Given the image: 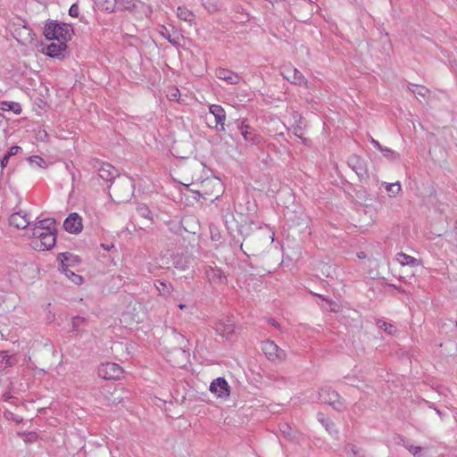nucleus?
Instances as JSON below:
<instances>
[{
  "label": "nucleus",
  "mask_w": 457,
  "mask_h": 457,
  "mask_svg": "<svg viewBox=\"0 0 457 457\" xmlns=\"http://www.w3.org/2000/svg\"><path fill=\"white\" fill-rule=\"evenodd\" d=\"M209 112L215 118L217 130L225 131L226 112L223 107L220 104H211Z\"/></svg>",
  "instance_id": "4468645a"
},
{
  "label": "nucleus",
  "mask_w": 457,
  "mask_h": 457,
  "mask_svg": "<svg viewBox=\"0 0 457 457\" xmlns=\"http://www.w3.org/2000/svg\"><path fill=\"white\" fill-rule=\"evenodd\" d=\"M177 16L179 20L188 23H192L195 21V15L193 12L184 6H179L177 10Z\"/></svg>",
  "instance_id": "5701e85b"
},
{
  "label": "nucleus",
  "mask_w": 457,
  "mask_h": 457,
  "mask_svg": "<svg viewBox=\"0 0 457 457\" xmlns=\"http://www.w3.org/2000/svg\"><path fill=\"white\" fill-rule=\"evenodd\" d=\"M237 129L246 144L251 145H260L262 144L263 137L254 129L250 127L245 120L240 121Z\"/></svg>",
  "instance_id": "423d86ee"
},
{
  "label": "nucleus",
  "mask_w": 457,
  "mask_h": 457,
  "mask_svg": "<svg viewBox=\"0 0 457 457\" xmlns=\"http://www.w3.org/2000/svg\"><path fill=\"white\" fill-rule=\"evenodd\" d=\"M262 350L267 358L272 361H281L287 357L285 351L270 340L262 342Z\"/></svg>",
  "instance_id": "6e6552de"
},
{
  "label": "nucleus",
  "mask_w": 457,
  "mask_h": 457,
  "mask_svg": "<svg viewBox=\"0 0 457 457\" xmlns=\"http://www.w3.org/2000/svg\"><path fill=\"white\" fill-rule=\"evenodd\" d=\"M269 323H270V325H272L273 327H275V328H279V324H278L275 320L270 319V320H269Z\"/></svg>",
  "instance_id": "09e8293b"
},
{
  "label": "nucleus",
  "mask_w": 457,
  "mask_h": 457,
  "mask_svg": "<svg viewBox=\"0 0 457 457\" xmlns=\"http://www.w3.org/2000/svg\"><path fill=\"white\" fill-rule=\"evenodd\" d=\"M18 362L14 354H9L7 351H0V370L13 367Z\"/></svg>",
  "instance_id": "412c9836"
},
{
  "label": "nucleus",
  "mask_w": 457,
  "mask_h": 457,
  "mask_svg": "<svg viewBox=\"0 0 457 457\" xmlns=\"http://www.w3.org/2000/svg\"><path fill=\"white\" fill-rule=\"evenodd\" d=\"M456 326H457V321H456Z\"/></svg>",
  "instance_id": "6e6d98bb"
},
{
  "label": "nucleus",
  "mask_w": 457,
  "mask_h": 457,
  "mask_svg": "<svg viewBox=\"0 0 457 457\" xmlns=\"http://www.w3.org/2000/svg\"><path fill=\"white\" fill-rule=\"evenodd\" d=\"M160 34L164 38H166L171 45H173V46H179V37L178 35L177 36H172L166 27L162 26V28L160 29Z\"/></svg>",
  "instance_id": "bb28decb"
},
{
  "label": "nucleus",
  "mask_w": 457,
  "mask_h": 457,
  "mask_svg": "<svg viewBox=\"0 0 457 457\" xmlns=\"http://www.w3.org/2000/svg\"><path fill=\"white\" fill-rule=\"evenodd\" d=\"M318 399L324 403L331 405L334 409L341 411L344 402L340 395L330 387H322L318 393Z\"/></svg>",
  "instance_id": "7ed1b4c3"
},
{
  "label": "nucleus",
  "mask_w": 457,
  "mask_h": 457,
  "mask_svg": "<svg viewBox=\"0 0 457 457\" xmlns=\"http://www.w3.org/2000/svg\"><path fill=\"white\" fill-rule=\"evenodd\" d=\"M281 75L292 84L310 88L309 82L303 73L290 64L284 65L281 68Z\"/></svg>",
  "instance_id": "20e7f679"
},
{
  "label": "nucleus",
  "mask_w": 457,
  "mask_h": 457,
  "mask_svg": "<svg viewBox=\"0 0 457 457\" xmlns=\"http://www.w3.org/2000/svg\"><path fill=\"white\" fill-rule=\"evenodd\" d=\"M318 420L329 434H333L336 431L334 423L329 419L326 418L324 414L319 413Z\"/></svg>",
  "instance_id": "c85d7f7f"
},
{
  "label": "nucleus",
  "mask_w": 457,
  "mask_h": 457,
  "mask_svg": "<svg viewBox=\"0 0 457 457\" xmlns=\"http://www.w3.org/2000/svg\"><path fill=\"white\" fill-rule=\"evenodd\" d=\"M79 8L77 4H73L69 10V14L71 17H78L79 16Z\"/></svg>",
  "instance_id": "ea45409f"
},
{
  "label": "nucleus",
  "mask_w": 457,
  "mask_h": 457,
  "mask_svg": "<svg viewBox=\"0 0 457 457\" xmlns=\"http://www.w3.org/2000/svg\"><path fill=\"white\" fill-rule=\"evenodd\" d=\"M23 29L27 33V37L24 38V40H32L31 30L27 27H24Z\"/></svg>",
  "instance_id": "a18cd8bd"
},
{
  "label": "nucleus",
  "mask_w": 457,
  "mask_h": 457,
  "mask_svg": "<svg viewBox=\"0 0 457 457\" xmlns=\"http://www.w3.org/2000/svg\"><path fill=\"white\" fill-rule=\"evenodd\" d=\"M338 309V305L336 303H330V311L337 312Z\"/></svg>",
  "instance_id": "de8ad7c7"
},
{
  "label": "nucleus",
  "mask_w": 457,
  "mask_h": 457,
  "mask_svg": "<svg viewBox=\"0 0 457 457\" xmlns=\"http://www.w3.org/2000/svg\"><path fill=\"white\" fill-rule=\"evenodd\" d=\"M9 223L18 229H24L30 224V216L17 205L9 218Z\"/></svg>",
  "instance_id": "1a4fd4ad"
},
{
  "label": "nucleus",
  "mask_w": 457,
  "mask_h": 457,
  "mask_svg": "<svg viewBox=\"0 0 457 457\" xmlns=\"http://www.w3.org/2000/svg\"><path fill=\"white\" fill-rule=\"evenodd\" d=\"M56 231L46 230L38 234H31L32 246L38 251H45L51 249L56 242Z\"/></svg>",
  "instance_id": "f03ea898"
},
{
  "label": "nucleus",
  "mask_w": 457,
  "mask_h": 457,
  "mask_svg": "<svg viewBox=\"0 0 457 457\" xmlns=\"http://www.w3.org/2000/svg\"><path fill=\"white\" fill-rule=\"evenodd\" d=\"M204 273L207 280L212 286L223 285L227 281V278L222 272V270L216 266H205Z\"/></svg>",
  "instance_id": "f8f14e48"
},
{
  "label": "nucleus",
  "mask_w": 457,
  "mask_h": 457,
  "mask_svg": "<svg viewBox=\"0 0 457 457\" xmlns=\"http://www.w3.org/2000/svg\"><path fill=\"white\" fill-rule=\"evenodd\" d=\"M5 104L8 106V110L13 112L15 114H20L21 112V106L19 103L9 102Z\"/></svg>",
  "instance_id": "c9c22d12"
},
{
  "label": "nucleus",
  "mask_w": 457,
  "mask_h": 457,
  "mask_svg": "<svg viewBox=\"0 0 457 457\" xmlns=\"http://www.w3.org/2000/svg\"><path fill=\"white\" fill-rule=\"evenodd\" d=\"M85 322V319L79 316L74 317L71 320V328L73 331H78L79 327Z\"/></svg>",
  "instance_id": "e433bc0d"
},
{
  "label": "nucleus",
  "mask_w": 457,
  "mask_h": 457,
  "mask_svg": "<svg viewBox=\"0 0 457 457\" xmlns=\"http://www.w3.org/2000/svg\"><path fill=\"white\" fill-rule=\"evenodd\" d=\"M179 309L184 310L187 308V305L184 303H180V304H179Z\"/></svg>",
  "instance_id": "3c124183"
},
{
  "label": "nucleus",
  "mask_w": 457,
  "mask_h": 457,
  "mask_svg": "<svg viewBox=\"0 0 457 457\" xmlns=\"http://www.w3.org/2000/svg\"><path fill=\"white\" fill-rule=\"evenodd\" d=\"M398 440H399V441H397V444H402V443H403V441H404V440H403V437H400V436L398 437Z\"/></svg>",
  "instance_id": "864d4df0"
},
{
  "label": "nucleus",
  "mask_w": 457,
  "mask_h": 457,
  "mask_svg": "<svg viewBox=\"0 0 457 457\" xmlns=\"http://www.w3.org/2000/svg\"><path fill=\"white\" fill-rule=\"evenodd\" d=\"M96 4L107 12H113L117 10V0H95Z\"/></svg>",
  "instance_id": "b1692460"
},
{
  "label": "nucleus",
  "mask_w": 457,
  "mask_h": 457,
  "mask_svg": "<svg viewBox=\"0 0 457 457\" xmlns=\"http://www.w3.org/2000/svg\"><path fill=\"white\" fill-rule=\"evenodd\" d=\"M128 316H129V313H124L123 314V319L126 320Z\"/></svg>",
  "instance_id": "5fc2aeb1"
},
{
  "label": "nucleus",
  "mask_w": 457,
  "mask_h": 457,
  "mask_svg": "<svg viewBox=\"0 0 457 457\" xmlns=\"http://www.w3.org/2000/svg\"><path fill=\"white\" fill-rule=\"evenodd\" d=\"M381 153L385 158L391 162H396L400 159V154L391 148L385 146Z\"/></svg>",
  "instance_id": "c756f323"
},
{
  "label": "nucleus",
  "mask_w": 457,
  "mask_h": 457,
  "mask_svg": "<svg viewBox=\"0 0 457 457\" xmlns=\"http://www.w3.org/2000/svg\"><path fill=\"white\" fill-rule=\"evenodd\" d=\"M155 287L161 295L166 296L170 295L171 293V287L164 282L158 281Z\"/></svg>",
  "instance_id": "473e14b6"
},
{
  "label": "nucleus",
  "mask_w": 457,
  "mask_h": 457,
  "mask_svg": "<svg viewBox=\"0 0 457 457\" xmlns=\"http://www.w3.org/2000/svg\"><path fill=\"white\" fill-rule=\"evenodd\" d=\"M20 150H21V147H20V146H18V145H13V146H12V147L9 149V151L7 152V154H6L5 155H6V156H8V157L10 158L11 156L16 155V154L19 153V151H20Z\"/></svg>",
  "instance_id": "a19ab883"
},
{
  "label": "nucleus",
  "mask_w": 457,
  "mask_h": 457,
  "mask_svg": "<svg viewBox=\"0 0 457 457\" xmlns=\"http://www.w3.org/2000/svg\"><path fill=\"white\" fill-rule=\"evenodd\" d=\"M62 261H61V270L62 272L70 280H71L76 285H80L83 282V278L71 270L67 268V264L65 262H69L70 257H72V254L69 253H64L61 254Z\"/></svg>",
  "instance_id": "2eb2a0df"
},
{
  "label": "nucleus",
  "mask_w": 457,
  "mask_h": 457,
  "mask_svg": "<svg viewBox=\"0 0 457 457\" xmlns=\"http://www.w3.org/2000/svg\"><path fill=\"white\" fill-rule=\"evenodd\" d=\"M434 410L436 411V412L439 415V416H442V412L440 410L436 409V408H434Z\"/></svg>",
  "instance_id": "603ef678"
},
{
  "label": "nucleus",
  "mask_w": 457,
  "mask_h": 457,
  "mask_svg": "<svg viewBox=\"0 0 457 457\" xmlns=\"http://www.w3.org/2000/svg\"><path fill=\"white\" fill-rule=\"evenodd\" d=\"M137 212L141 217L147 220H153L152 212L146 204H138L137 206Z\"/></svg>",
  "instance_id": "7c9ffc66"
},
{
  "label": "nucleus",
  "mask_w": 457,
  "mask_h": 457,
  "mask_svg": "<svg viewBox=\"0 0 457 457\" xmlns=\"http://www.w3.org/2000/svg\"><path fill=\"white\" fill-rule=\"evenodd\" d=\"M293 132L296 137H301L302 129L300 125H296L295 127H294Z\"/></svg>",
  "instance_id": "c03bdc74"
},
{
  "label": "nucleus",
  "mask_w": 457,
  "mask_h": 457,
  "mask_svg": "<svg viewBox=\"0 0 457 457\" xmlns=\"http://www.w3.org/2000/svg\"><path fill=\"white\" fill-rule=\"evenodd\" d=\"M377 325L378 328H382L385 332H386L389 335H392L394 333V327L390 323H387V322L382 321V320H378L377 322Z\"/></svg>",
  "instance_id": "f704fd0d"
},
{
  "label": "nucleus",
  "mask_w": 457,
  "mask_h": 457,
  "mask_svg": "<svg viewBox=\"0 0 457 457\" xmlns=\"http://www.w3.org/2000/svg\"><path fill=\"white\" fill-rule=\"evenodd\" d=\"M409 90L413 94L418 95L425 99H427V104L429 105L434 104V99L436 97V94H432L427 87L416 85H411L409 87Z\"/></svg>",
  "instance_id": "6ab92c4d"
},
{
  "label": "nucleus",
  "mask_w": 457,
  "mask_h": 457,
  "mask_svg": "<svg viewBox=\"0 0 457 457\" xmlns=\"http://www.w3.org/2000/svg\"><path fill=\"white\" fill-rule=\"evenodd\" d=\"M64 229L71 234H79L83 229L82 217L77 212H71L63 222Z\"/></svg>",
  "instance_id": "ddd939ff"
},
{
  "label": "nucleus",
  "mask_w": 457,
  "mask_h": 457,
  "mask_svg": "<svg viewBox=\"0 0 457 457\" xmlns=\"http://www.w3.org/2000/svg\"><path fill=\"white\" fill-rule=\"evenodd\" d=\"M67 41H61L56 40V42L50 43L46 49L44 50V53L53 58H60L63 55V53L65 52L67 48L66 45Z\"/></svg>",
  "instance_id": "dca6fc26"
},
{
  "label": "nucleus",
  "mask_w": 457,
  "mask_h": 457,
  "mask_svg": "<svg viewBox=\"0 0 457 457\" xmlns=\"http://www.w3.org/2000/svg\"><path fill=\"white\" fill-rule=\"evenodd\" d=\"M281 433H283L285 435L286 437H288V438H292V435H291V428L287 425V424H283L280 426L279 428Z\"/></svg>",
  "instance_id": "58836bf2"
},
{
  "label": "nucleus",
  "mask_w": 457,
  "mask_h": 457,
  "mask_svg": "<svg viewBox=\"0 0 457 457\" xmlns=\"http://www.w3.org/2000/svg\"><path fill=\"white\" fill-rule=\"evenodd\" d=\"M180 92L178 88H171L167 96L170 101H179V100Z\"/></svg>",
  "instance_id": "4c0bfd02"
},
{
  "label": "nucleus",
  "mask_w": 457,
  "mask_h": 457,
  "mask_svg": "<svg viewBox=\"0 0 457 457\" xmlns=\"http://www.w3.org/2000/svg\"><path fill=\"white\" fill-rule=\"evenodd\" d=\"M349 167L356 173L360 180L369 179V172L366 162L360 156L353 154L348 158Z\"/></svg>",
  "instance_id": "9d476101"
},
{
  "label": "nucleus",
  "mask_w": 457,
  "mask_h": 457,
  "mask_svg": "<svg viewBox=\"0 0 457 457\" xmlns=\"http://www.w3.org/2000/svg\"><path fill=\"white\" fill-rule=\"evenodd\" d=\"M209 390L218 398H228L230 395V386L227 380L221 377L212 381Z\"/></svg>",
  "instance_id": "9b49d317"
},
{
  "label": "nucleus",
  "mask_w": 457,
  "mask_h": 457,
  "mask_svg": "<svg viewBox=\"0 0 457 457\" xmlns=\"http://www.w3.org/2000/svg\"><path fill=\"white\" fill-rule=\"evenodd\" d=\"M383 185L385 186V188L390 197L397 195L402 189L401 184L398 181L395 183L384 182Z\"/></svg>",
  "instance_id": "a878e982"
},
{
  "label": "nucleus",
  "mask_w": 457,
  "mask_h": 457,
  "mask_svg": "<svg viewBox=\"0 0 457 457\" xmlns=\"http://www.w3.org/2000/svg\"><path fill=\"white\" fill-rule=\"evenodd\" d=\"M98 376L105 380H116L121 378L123 369L117 363H102L97 370Z\"/></svg>",
  "instance_id": "39448f33"
},
{
  "label": "nucleus",
  "mask_w": 457,
  "mask_h": 457,
  "mask_svg": "<svg viewBox=\"0 0 457 457\" xmlns=\"http://www.w3.org/2000/svg\"><path fill=\"white\" fill-rule=\"evenodd\" d=\"M101 247L106 251H110L112 248H114V245L112 244V245L101 244Z\"/></svg>",
  "instance_id": "49530a36"
},
{
  "label": "nucleus",
  "mask_w": 457,
  "mask_h": 457,
  "mask_svg": "<svg viewBox=\"0 0 457 457\" xmlns=\"http://www.w3.org/2000/svg\"><path fill=\"white\" fill-rule=\"evenodd\" d=\"M216 76L218 79H222L231 85L237 84L240 80L238 74L223 68H220L216 71Z\"/></svg>",
  "instance_id": "aec40b11"
},
{
  "label": "nucleus",
  "mask_w": 457,
  "mask_h": 457,
  "mask_svg": "<svg viewBox=\"0 0 457 457\" xmlns=\"http://www.w3.org/2000/svg\"><path fill=\"white\" fill-rule=\"evenodd\" d=\"M29 162L32 167L46 168V161L38 155H33L29 158Z\"/></svg>",
  "instance_id": "72a5a7b5"
},
{
  "label": "nucleus",
  "mask_w": 457,
  "mask_h": 457,
  "mask_svg": "<svg viewBox=\"0 0 457 457\" xmlns=\"http://www.w3.org/2000/svg\"><path fill=\"white\" fill-rule=\"evenodd\" d=\"M357 257L359 259H364L366 257V253L364 252H359L357 253Z\"/></svg>",
  "instance_id": "8fccbe9b"
},
{
  "label": "nucleus",
  "mask_w": 457,
  "mask_h": 457,
  "mask_svg": "<svg viewBox=\"0 0 457 457\" xmlns=\"http://www.w3.org/2000/svg\"><path fill=\"white\" fill-rule=\"evenodd\" d=\"M136 6L135 0H117V11L129 10Z\"/></svg>",
  "instance_id": "2f4dec72"
},
{
  "label": "nucleus",
  "mask_w": 457,
  "mask_h": 457,
  "mask_svg": "<svg viewBox=\"0 0 457 457\" xmlns=\"http://www.w3.org/2000/svg\"><path fill=\"white\" fill-rule=\"evenodd\" d=\"M216 332L226 338H229L235 330L234 323L230 319L220 320L215 325Z\"/></svg>",
  "instance_id": "f3484780"
},
{
  "label": "nucleus",
  "mask_w": 457,
  "mask_h": 457,
  "mask_svg": "<svg viewBox=\"0 0 457 457\" xmlns=\"http://www.w3.org/2000/svg\"><path fill=\"white\" fill-rule=\"evenodd\" d=\"M395 261L403 266L408 265L413 267L419 265V261L416 258L410 256L404 253H397L395 255Z\"/></svg>",
  "instance_id": "4be33fe9"
},
{
  "label": "nucleus",
  "mask_w": 457,
  "mask_h": 457,
  "mask_svg": "<svg viewBox=\"0 0 457 457\" xmlns=\"http://www.w3.org/2000/svg\"><path fill=\"white\" fill-rule=\"evenodd\" d=\"M370 143L375 148H377L380 152H382V149H384L385 147L381 145L380 143L378 140L374 139L373 137H370Z\"/></svg>",
  "instance_id": "79ce46f5"
},
{
  "label": "nucleus",
  "mask_w": 457,
  "mask_h": 457,
  "mask_svg": "<svg viewBox=\"0 0 457 457\" xmlns=\"http://www.w3.org/2000/svg\"><path fill=\"white\" fill-rule=\"evenodd\" d=\"M404 446L414 457H428V448L414 446L412 445H404Z\"/></svg>",
  "instance_id": "393cba45"
},
{
  "label": "nucleus",
  "mask_w": 457,
  "mask_h": 457,
  "mask_svg": "<svg viewBox=\"0 0 457 457\" xmlns=\"http://www.w3.org/2000/svg\"><path fill=\"white\" fill-rule=\"evenodd\" d=\"M93 166L98 176L106 182H112L119 176V170L110 163L96 161Z\"/></svg>",
  "instance_id": "0eeeda50"
},
{
  "label": "nucleus",
  "mask_w": 457,
  "mask_h": 457,
  "mask_svg": "<svg viewBox=\"0 0 457 457\" xmlns=\"http://www.w3.org/2000/svg\"><path fill=\"white\" fill-rule=\"evenodd\" d=\"M345 453L347 457H365L364 452L353 445L345 446Z\"/></svg>",
  "instance_id": "cd10ccee"
},
{
  "label": "nucleus",
  "mask_w": 457,
  "mask_h": 457,
  "mask_svg": "<svg viewBox=\"0 0 457 457\" xmlns=\"http://www.w3.org/2000/svg\"><path fill=\"white\" fill-rule=\"evenodd\" d=\"M8 161H9V157L6 156L5 154L2 159H0V166L2 169L6 167V165L8 164Z\"/></svg>",
  "instance_id": "37998d69"
},
{
  "label": "nucleus",
  "mask_w": 457,
  "mask_h": 457,
  "mask_svg": "<svg viewBox=\"0 0 457 457\" xmlns=\"http://www.w3.org/2000/svg\"><path fill=\"white\" fill-rule=\"evenodd\" d=\"M55 220L51 218L39 220L34 224L31 228V234H38L40 232H46V230L56 231Z\"/></svg>",
  "instance_id": "a211bd4d"
},
{
  "label": "nucleus",
  "mask_w": 457,
  "mask_h": 457,
  "mask_svg": "<svg viewBox=\"0 0 457 457\" xmlns=\"http://www.w3.org/2000/svg\"><path fill=\"white\" fill-rule=\"evenodd\" d=\"M44 35L48 40L61 41H68L71 37V29L67 24H59L54 21L46 24Z\"/></svg>",
  "instance_id": "f257e3e1"
}]
</instances>
